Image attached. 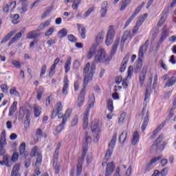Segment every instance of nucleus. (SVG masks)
<instances>
[{
  "label": "nucleus",
  "instance_id": "7ed1b4c3",
  "mask_svg": "<svg viewBox=\"0 0 176 176\" xmlns=\"http://www.w3.org/2000/svg\"><path fill=\"white\" fill-rule=\"evenodd\" d=\"M90 142H91V138L88 136L87 133H86L82 144V155L79 159L78 164H77V176H80V174H82V163L85 162V157H86V153H87V145Z\"/></svg>",
  "mask_w": 176,
  "mask_h": 176
},
{
  "label": "nucleus",
  "instance_id": "6e6552de",
  "mask_svg": "<svg viewBox=\"0 0 176 176\" xmlns=\"http://www.w3.org/2000/svg\"><path fill=\"white\" fill-rule=\"evenodd\" d=\"M162 79L166 81L165 86L166 87H172V86H174V85L176 83V76H170V73L164 74L162 76Z\"/></svg>",
  "mask_w": 176,
  "mask_h": 176
},
{
  "label": "nucleus",
  "instance_id": "f03ea898",
  "mask_svg": "<svg viewBox=\"0 0 176 176\" xmlns=\"http://www.w3.org/2000/svg\"><path fill=\"white\" fill-rule=\"evenodd\" d=\"M95 56V63H102L104 64H109L111 61V56L107 54V52L104 48L97 50V45L94 44L89 48L87 54V59L91 60Z\"/></svg>",
  "mask_w": 176,
  "mask_h": 176
},
{
  "label": "nucleus",
  "instance_id": "3c124183",
  "mask_svg": "<svg viewBox=\"0 0 176 176\" xmlns=\"http://www.w3.org/2000/svg\"><path fill=\"white\" fill-rule=\"evenodd\" d=\"M78 119H79V117L78 116H75L73 118L71 123L72 127H74V126H76V124H78Z\"/></svg>",
  "mask_w": 176,
  "mask_h": 176
},
{
  "label": "nucleus",
  "instance_id": "412c9836",
  "mask_svg": "<svg viewBox=\"0 0 176 176\" xmlns=\"http://www.w3.org/2000/svg\"><path fill=\"white\" fill-rule=\"evenodd\" d=\"M148 19V13H145L143 15H140L137 20L136 25H138L139 27H141L142 25V23L144 21H145Z\"/></svg>",
  "mask_w": 176,
  "mask_h": 176
},
{
  "label": "nucleus",
  "instance_id": "20e7f679",
  "mask_svg": "<svg viewBox=\"0 0 176 176\" xmlns=\"http://www.w3.org/2000/svg\"><path fill=\"white\" fill-rule=\"evenodd\" d=\"M96 98L94 97V94H91L89 100V106L87 109L85 110V112L83 116V127L84 129H87V126H89V116L90 115V109L94 107V101Z\"/></svg>",
  "mask_w": 176,
  "mask_h": 176
},
{
  "label": "nucleus",
  "instance_id": "72a5a7b5",
  "mask_svg": "<svg viewBox=\"0 0 176 176\" xmlns=\"http://www.w3.org/2000/svg\"><path fill=\"white\" fill-rule=\"evenodd\" d=\"M72 115V110L71 109H67L65 114L63 115V119L62 120L63 122H67L68 119H69V117Z\"/></svg>",
  "mask_w": 176,
  "mask_h": 176
},
{
  "label": "nucleus",
  "instance_id": "4c0bfd02",
  "mask_svg": "<svg viewBox=\"0 0 176 176\" xmlns=\"http://www.w3.org/2000/svg\"><path fill=\"white\" fill-rule=\"evenodd\" d=\"M144 5H145V3H142L140 6L135 8V11L132 14L133 17H135V16H137V14H138V13L141 12V10L144 7Z\"/></svg>",
  "mask_w": 176,
  "mask_h": 176
},
{
  "label": "nucleus",
  "instance_id": "79ce46f5",
  "mask_svg": "<svg viewBox=\"0 0 176 176\" xmlns=\"http://www.w3.org/2000/svg\"><path fill=\"white\" fill-rule=\"evenodd\" d=\"M107 108L109 112H113V100L112 99H109L107 101Z\"/></svg>",
  "mask_w": 176,
  "mask_h": 176
},
{
  "label": "nucleus",
  "instance_id": "aec40b11",
  "mask_svg": "<svg viewBox=\"0 0 176 176\" xmlns=\"http://www.w3.org/2000/svg\"><path fill=\"white\" fill-rule=\"evenodd\" d=\"M11 176H21L20 175V164H16L12 168Z\"/></svg>",
  "mask_w": 176,
  "mask_h": 176
},
{
  "label": "nucleus",
  "instance_id": "ea45409f",
  "mask_svg": "<svg viewBox=\"0 0 176 176\" xmlns=\"http://www.w3.org/2000/svg\"><path fill=\"white\" fill-rule=\"evenodd\" d=\"M67 34H68V31L65 28L62 29L58 32V36L59 38H64Z\"/></svg>",
  "mask_w": 176,
  "mask_h": 176
},
{
  "label": "nucleus",
  "instance_id": "49530a36",
  "mask_svg": "<svg viewBox=\"0 0 176 176\" xmlns=\"http://www.w3.org/2000/svg\"><path fill=\"white\" fill-rule=\"evenodd\" d=\"M133 66H129L127 71V76L126 78V79H131V76H133Z\"/></svg>",
  "mask_w": 176,
  "mask_h": 176
},
{
  "label": "nucleus",
  "instance_id": "69168bd1",
  "mask_svg": "<svg viewBox=\"0 0 176 176\" xmlns=\"http://www.w3.org/2000/svg\"><path fill=\"white\" fill-rule=\"evenodd\" d=\"M42 164V155H38L36 161V166H40Z\"/></svg>",
  "mask_w": 176,
  "mask_h": 176
},
{
  "label": "nucleus",
  "instance_id": "a878e982",
  "mask_svg": "<svg viewBox=\"0 0 176 176\" xmlns=\"http://www.w3.org/2000/svg\"><path fill=\"white\" fill-rule=\"evenodd\" d=\"M120 41V38H116L111 52V56H113V54L116 53V50H118V46H119Z\"/></svg>",
  "mask_w": 176,
  "mask_h": 176
},
{
  "label": "nucleus",
  "instance_id": "e433bc0d",
  "mask_svg": "<svg viewBox=\"0 0 176 176\" xmlns=\"http://www.w3.org/2000/svg\"><path fill=\"white\" fill-rule=\"evenodd\" d=\"M43 93H45V89H43L42 87H40L37 89V100H38V101H41L42 98V94H43Z\"/></svg>",
  "mask_w": 176,
  "mask_h": 176
},
{
  "label": "nucleus",
  "instance_id": "c9c22d12",
  "mask_svg": "<svg viewBox=\"0 0 176 176\" xmlns=\"http://www.w3.org/2000/svg\"><path fill=\"white\" fill-rule=\"evenodd\" d=\"M35 38H38V33H36V31H32L28 33V39H35Z\"/></svg>",
  "mask_w": 176,
  "mask_h": 176
},
{
  "label": "nucleus",
  "instance_id": "a18cd8bd",
  "mask_svg": "<svg viewBox=\"0 0 176 176\" xmlns=\"http://www.w3.org/2000/svg\"><path fill=\"white\" fill-rule=\"evenodd\" d=\"M3 162H4L5 166H6V167H12V164L9 163V155H4L3 157Z\"/></svg>",
  "mask_w": 176,
  "mask_h": 176
},
{
  "label": "nucleus",
  "instance_id": "6e6d98bb",
  "mask_svg": "<svg viewBox=\"0 0 176 176\" xmlns=\"http://www.w3.org/2000/svg\"><path fill=\"white\" fill-rule=\"evenodd\" d=\"M74 69H76V71H78L79 69V67H80V62L79 60H75L73 63Z\"/></svg>",
  "mask_w": 176,
  "mask_h": 176
},
{
  "label": "nucleus",
  "instance_id": "2eb2a0df",
  "mask_svg": "<svg viewBox=\"0 0 176 176\" xmlns=\"http://www.w3.org/2000/svg\"><path fill=\"white\" fill-rule=\"evenodd\" d=\"M68 87H69V81L68 80V77L65 76L63 79V87L62 89V93L65 96L68 94Z\"/></svg>",
  "mask_w": 176,
  "mask_h": 176
},
{
  "label": "nucleus",
  "instance_id": "dca6fc26",
  "mask_svg": "<svg viewBox=\"0 0 176 176\" xmlns=\"http://www.w3.org/2000/svg\"><path fill=\"white\" fill-rule=\"evenodd\" d=\"M130 34H131L130 30L126 31L124 33V34L121 38V43H120V45L121 50H123V47H124V42H126V39H129V37L130 36Z\"/></svg>",
  "mask_w": 176,
  "mask_h": 176
},
{
  "label": "nucleus",
  "instance_id": "0e129e2a",
  "mask_svg": "<svg viewBox=\"0 0 176 176\" xmlns=\"http://www.w3.org/2000/svg\"><path fill=\"white\" fill-rule=\"evenodd\" d=\"M125 118H126V113H121L120 117L118 120V122L123 123V122H124Z\"/></svg>",
  "mask_w": 176,
  "mask_h": 176
},
{
  "label": "nucleus",
  "instance_id": "4be33fe9",
  "mask_svg": "<svg viewBox=\"0 0 176 176\" xmlns=\"http://www.w3.org/2000/svg\"><path fill=\"white\" fill-rule=\"evenodd\" d=\"M149 113L148 111L146 112V116L144 118V121L142 125V131L144 133L145 131V129H146V126H148V123H149Z\"/></svg>",
  "mask_w": 176,
  "mask_h": 176
},
{
  "label": "nucleus",
  "instance_id": "864d4df0",
  "mask_svg": "<svg viewBox=\"0 0 176 176\" xmlns=\"http://www.w3.org/2000/svg\"><path fill=\"white\" fill-rule=\"evenodd\" d=\"M93 12H94V8L91 7L87 12H85L84 18L86 19L87 17H89V16H90V14H91Z\"/></svg>",
  "mask_w": 176,
  "mask_h": 176
},
{
  "label": "nucleus",
  "instance_id": "c756f323",
  "mask_svg": "<svg viewBox=\"0 0 176 176\" xmlns=\"http://www.w3.org/2000/svg\"><path fill=\"white\" fill-rule=\"evenodd\" d=\"M131 3V0H122L120 1L121 3V7L120 8V10L121 11H123L126 9V8H127V6H129V5H130V3Z\"/></svg>",
  "mask_w": 176,
  "mask_h": 176
},
{
  "label": "nucleus",
  "instance_id": "393cba45",
  "mask_svg": "<svg viewBox=\"0 0 176 176\" xmlns=\"http://www.w3.org/2000/svg\"><path fill=\"white\" fill-rule=\"evenodd\" d=\"M146 76V69H143L140 73V76L139 78V82L141 87H142V85H144V82L145 80V76Z\"/></svg>",
  "mask_w": 176,
  "mask_h": 176
},
{
  "label": "nucleus",
  "instance_id": "6ab92c4d",
  "mask_svg": "<svg viewBox=\"0 0 176 176\" xmlns=\"http://www.w3.org/2000/svg\"><path fill=\"white\" fill-rule=\"evenodd\" d=\"M129 58H130V55L127 54L124 56L122 62L121 67L120 68V72H124V71L126 70V67H127V63H129Z\"/></svg>",
  "mask_w": 176,
  "mask_h": 176
},
{
  "label": "nucleus",
  "instance_id": "c03bdc74",
  "mask_svg": "<svg viewBox=\"0 0 176 176\" xmlns=\"http://www.w3.org/2000/svg\"><path fill=\"white\" fill-rule=\"evenodd\" d=\"M10 18L12 19V23L13 24H17V20L20 19V15H19L18 14H11Z\"/></svg>",
  "mask_w": 176,
  "mask_h": 176
},
{
  "label": "nucleus",
  "instance_id": "b1692460",
  "mask_svg": "<svg viewBox=\"0 0 176 176\" xmlns=\"http://www.w3.org/2000/svg\"><path fill=\"white\" fill-rule=\"evenodd\" d=\"M138 141H140V133L138 131H135L133 133L131 144L132 145H137L138 144Z\"/></svg>",
  "mask_w": 176,
  "mask_h": 176
},
{
  "label": "nucleus",
  "instance_id": "5701e85b",
  "mask_svg": "<svg viewBox=\"0 0 176 176\" xmlns=\"http://www.w3.org/2000/svg\"><path fill=\"white\" fill-rule=\"evenodd\" d=\"M17 101H14L13 103L12 104L10 110H9V113L8 116H13V113L17 111Z\"/></svg>",
  "mask_w": 176,
  "mask_h": 176
},
{
  "label": "nucleus",
  "instance_id": "9d476101",
  "mask_svg": "<svg viewBox=\"0 0 176 176\" xmlns=\"http://www.w3.org/2000/svg\"><path fill=\"white\" fill-rule=\"evenodd\" d=\"M148 40L145 42L144 45H142L139 49L138 52V60L139 61H142V58H144V55L146 52V49H148Z\"/></svg>",
  "mask_w": 176,
  "mask_h": 176
},
{
  "label": "nucleus",
  "instance_id": "bb28decb",
  "mask_svg": "<svg viewBox=\"0 0 176 176\" xmlns=\"http://www.w3.org/2000/svg\"><path fill=\"white\" fill-rule=\"evenodd\" d=\"M16 30H12L11 32H10L1 41V43H5V42H8V41H9V39H10L12 38V36L13 35H14V34H16Z\"/></svg>",
  "mask_w": 176,
  "mask_h": 176
},
{
  "label": "nucleus",
  "instance_id": "de8ad7c7",
  "mask_svg": "<svg viewBox=\"0 0 176 176\" xmlns=\"http://www.w3.org/2000/svg\"><path fill=\"white\" fill-rule=\"evenodd\" d=\"M50 23H52L51 20H47L45 23H41L39 25V28L43 30L44 28H46V27H49V25H50Z\"/></svg>",
  "mask_w": 176,
  "mask_h": 176
},
{
  "label": "nucleus",
  "instance_id": "39448f33",
  "mask_svg": "<svg viewBox=\"0 0 176 176\" xmlns=\"http://www.w3.org/2000/svg\"><path fill=\"white\" fill-rule=\"evenodd\" d=\"M60 148H61V143H58L57 144L53 157L52 166L54 169L55 170V174H58V173H60V165H58V164L57 163V162H58Z\"/></svg>",
  "mask_w": 176,
  "mask_h": 176
},
{
  "label": "nucleus",
  "instance_id": "37998d69",
  "mask_svg": "<svg viewBox=\"0 0 176 176\" xmlns=\"http://www.w3.org/2000/svg\"><path fill=\"white\" fill-rule=\"evenodd\" d=\"M160 67L164 69V71H168V67H167V65L166 64V62H164V60L160 59L159 60Z\"/></svg>",
  "mask_w": 176,
  "mask_h": 176
},
{
  "label": "nucleus",
  "instance_id": "8fccbe9b",
  "mask_svg": "<svg viewBox=\"0 0 176 176\" xmlns=\"http://www.w3.org/2000/svg\"><path fill=\"white\" fill-rule=\"evenodd\" d=\"M55 111L58 112H61V111H63V104L61 103V102H58V103H56V104L55 105Z\"/></svg>",
  "mask_w": 176,
  "mask_h": 176
},
{
  "label": "nucleus",
  "instance_id": "1a4fd4ad",
  "mask_svg": "<svg viewBox=\"0 0 176 176\" xmlns=\"http://www.w3.org/2000/svg\"><path fill=\"white\" fill-rule=\"evenodd\" d=\"M115 34L116 31L115 28H113V26H109L105 40V43L107 46L112 45V42H113V38H115Z\"/></svg>",
  "mask_w": 176,
  "mask_h": 176
},
{
  "label": "nucleus",
  "instance_id": "423d86ee",
  "mask_svg": "<svg viewBox=\"0 0 176 176\" xmlns=\"http://www.w3.org/2000/svg\"><path fill=\"white\" fill-rule=\"evenodd\" d=\"M118 138V134L114 133L113 135L112 139L110 141V143L109 144V150L107 151L106 154L104 155V160L107 162V160H109V158L111 156H112V153L113 152V148H115V146L116 145V140Z\"/></svg>",
  "mask_w": 176,
  "mask_h": 176
},
{
  "label": "nucleus",
  "instance_id": "bf43d9fd",
  "mask_svg": "<svg viewBox=\"0 0 176 176\" xmlns=\"http://www.w3.org/2000/svg\"><path fill=\"white\" fill-rule=\"evenodd\" d=\"M46 69H47V67L46 66V65H43V67H41V72L40 73V78H42V76H43V75L46 74Z\"/></svg>",
  "mask_w": 176,
  "mask_h": 176
},
{
  "label": "nucleus",
  "instance_id": "4468645a",
  "mask_svg": "<svg viewBox=\"0 0 176 176\" xmlns=\"http://www.w3.org/2000/svg\"><path fill=\"white\" fill-rule=\"evenodd\" d=\"M100 13L101 17L107 16V13H108V2L107 1L102 2Z\"/></svg>",
  "mask_w": 176,
  "mask_h": 176
},
{
  "label": "nucleus",
  "instance_id": "338daca9",
  "mask_svg": "<svg viewBox=\"0 0 176 176\" xmlns=\"http://www.w3.org/2000/svg\"><path fill=\"white\" fill-rule=\"evenodd\" d=\"M69 42H73L75 43L76 42V37H75V36H74V34H70L67 36Z\"/></svg>",
  "mask_w": 176,
  "mask_h": 176
},
{
  "label": "nucleus",
  "instance_id": "cd10ccee",
  "mask_svg": "<svg viewBox=\"0 0 176 176\" xmlns=\"http://www.w3.org/2000/svg\"><path fill=\"white\" fill-rule=\"evenodd\" d=\"M105 36V32H101L97 36L96 38V41L97 45H100L104 41V37Z\"/></svg>",
  "mask_w": 176,
  "mask_h": 176
},
{
  "label": "nucleus",
  "instance_id": "5fc2aeb1",
  "mask_svg": "<svg viewBox=\"0 0 176 176\" xmlns=\"http://www.w3.org/2000/svg\"><path fill=\"white\" fill-rule=\"evenodd\" d=\"M162 141H163V135H160L155 141V144H154L153 145V148L155 146H157V145H159V144H160V142H162Z\"/></svg>",
  "mask_w": 176,
  "mask_h": 176
},
{
  "label": "nucleus",
  "instance_id": "2f4dec72",
  "mask_svg": "<svg viewBox=\"0 0 176 176\" xmlns=\"http://www.w3.org/2000/svg\"><path fill=\"white\" fill-rule=\"evenodd\" d=\"M65 121H63L60 124H59L56 128V134H60V133H61V131H63V130H64L65 127Z\"/></svg>",
  "mask_w": 176,
  "mask_h": 176
},
{
  "label": "nucleus",
  "instance_id": "473e14b6",
  "mask_svg": "<svg viewBox=\"0 0 176 176\" xmlns=\"http://www.w3.org/2000/svg\"><path fill=\"white\" fill-rule=\"evenodd\" d=\"M19 154L21 156H25V142H22L19 146Z\"/></svg>",
  "mask_w": 176,
  "mask_h": 176
},
{
  "label": "nucleus",
  "instance_id": "a19ab883",
  "mask_svg": "<svg viewBox=\"0 0 176 176\" xmlns=\"http://www.w3.org/2000/svg\"><path fill=\"white\" fill-rule=\"evenodd\" d=\"M127 138V131H124L120 136V142L121 144H124V141H126V138Z\"/></svg>",
  "mask_w": 176,
  "mask_h": 176
},
{
  "label": "nucleus",
  "instance_id": "f704fd0d",
  "mask_svg": "<svg viewBox=\"0 0 176 176\" xmlns=\"http://www.w3.org/2000/svg\"><path fill=\"white\" fill-rule=\"evenodd\" d=\"M10 94L14 96V97H20V93L17 91V88L15 87H12L10 89Z\"/></svg>",
  "mask_w": 176,
  "mask_h": 176
},
{
  "label": "nucleus",
  "instance_id": "680f3d73",
  "mask_svg": "<svg viewBox=\"0 0 176 176\" xmlns=\"http://www.w3.org/2000/svg\"><path fill=\"white\" fill-rule=\"evenodd\" d=\"M54 32V28H50L45 32V36H50Z\"/></svg>",
  "mask_w": 176,
  "mask_h": 176
},
{
  "label": "nucleus",
  "instance_id": "774afa93",
  "mask_svg": "<svg viewBox=\"0 0 176 176\" xmlns=\"http://www.w3.org/2000/svg\"><path fill=\"white\" fill-rule=\"evenodd\" d=\"M167 173H168V168H165L161 170L160 174L162 176H166Z\"/></svg>",
  "mask_w": 176,
  "mask_h": 176
},
{
  "label": "nucleus",
  "instance_id": "09e8293b",
  "mask_svg": "<svg viewBox=\"0 0 176 176\" xmlns=\"http://www.w3.org/2000/svg\"><path fill=\"white\" fill-rule=\"evenodd\" d=\"M36 155H38V146H34L32 149V151L30 153V156L32 157H35V156H36Z\"/></svg>",
  "mask_w": 176,
  "mask_h": 176
},
{
  "label": "nucleus",
  "instance_id": "58836bf2",
  "mask_svg": "<svg viewBox=\"0 0 176 176\" xmlns=\"http://www.w3.org/2000/svg\"><path fill=\"white\" fill-rule=\"evenodd\" d=\"M166 124V122H164L162 123V124L160 125V126H158L153 132V136L151 138H153V137H155V135H156L157 134V133H159L160 131V130H162V129H163V127H164V125Z\"/></svg>",
  "mask_w": 176,
  "mask_h": 176
},
{
  "label": "nucleus",
  "instance_id": "0eeeda50",
  "mask_svg": "<svg viewBox=\"0 0 176 176\" xmlns=\"http://www.w3.org/2000/svg\"><path fill=\"white\" fill-rule=\"evenodd\" d=\"M8 145L6 142V133L5 131L1 132L0 138V156H5L6 154V149L5 147Z\"/></svg>",
  "mask_w": 176,
  "mask_h": 176
},
{
  "label": "nucleus",
  "instance_id": "a211bd4d",
  "mask_svg": "<svg viewBox=\"0 0 176 176\" xmlns=\"http://www.w3.org/2000/svg\"><path fill=\"white\" fill-rule=\"evenodd\" d=\"M72 64V57H67V60L65 62V72L68 74L71 69V65Z\"/></svg>",
  "mask_w": 176,
  "mask_h": 176
},
{
  "label": "nucleus",
  "instance_id": "603ef678",
  "mask_svg": "<svg viewBox=\"0 0 176 176\" xmlns=\"http://www.w3.org/2000/svg\"><path fill=\"white\" fill-rule=\"evenodd\" d=\"M149 97H151V93L149 92V90H148V89H146V92L144 94V102H149Z\"/></svg>",
  "mask_w": 176,
  "mask_h": 176
},
{
  "label": "nucleus",
  "instance_id": "ddd939ff",
  "mask_svg": "<svg viewBox=\"0 0 176 176\" xmlns=\"http://www.w3.org/2000/svg\"><path fill=\"white\" fill-rule=\"evenodd\" d=\"M114 170H115V164H113V162L107 164L104 176L112 175V173H113Z\"/></svg>",
  "mask_w": 176,
  "mask_h": 176
},
{
  "label": "nucleus",
  "instance_id": "f3484780",
  "mask_svg": "<svg viewBox=\"0 0 176 176\" xmlns=\"http://www.w3.org/2000/svg\"><path fill=\"white\" fill-rule=\"evenodd\" d=\"M77 30L82 39L86 38V28L83 27V25L77 23Z\"/></svg>",
  "mask_w": 176,
  "mask_h": 176
},
{
  "label": "nucleus",
  "instance_id": "e2e57ef3",
  "mask_svg": "<svg viewBox=\"0 0 176 176\" xmlns=\"http://www.w3.org/2000/svg\"><path fill=\"white\" fill-rule=\"evenodd\" d=\"M0 87L3 93H8V90H9V87H8V85L3 84V85H1Z\"/></svg>",
  "mask_w": 176,
  "mask_h": 176
},
{
  "label": "nucleus",
  "instance_id": "7c9ffc66",
  "mask_svg": "<svg viewBox=\"0 0 176 176\" xmlns=\"http://www.w3.org/2000/svg\"><path fill=\"white\" fill-rule=\"evenodd\" d=\"M166 38H167V30H166L165 28H163L162 33L161 34V38H160V41L158 42V45L160 46V45L162 44V42H163V41H165Z\"/></svg>",
  "mask_w": 176,
  "mask_h": 176
},
{
  "label": "nucleus",
  "instance_id": "9b49d317",
  "mask_svg": "<svg viewBox=\"0 0 176 176\" xmlns=\"http://www.w3.org/2000/svg\"><path fill=\"white\" fill-rule=\"evenodd\" d=\"M168 16V9H164L163 12L161 13V18L160 19L157 26L162 27L163 24H164L166 20H167V16Z\"/></svg>",
  "mask_w": 176,
  "mask_h": 176
},
{
  "label": "nucleus",
  "instance_id": "f257e3e1",
  "mask_svg": "<svg viewBox=\"0 0 176 176\" xmlns=\"http://www.w3.org/2000/svg\"><path fill=\"white\" fill-rule=\"evenodd\" d=\"M94 72H96V63H93L90 65V63H87L82 70L84 76L83 80V88L82 89L80 94L78 96L77 101L78 107H82L85 102V95L86 94V88L89 82H91L93 76H94Z\"/></svg>",
  "mask_w": 176,
  "mask_h": 176
},
{
  "label": "nucleus",
  "instance_id": "c85d7f7f",
  "mask_svg": "<svg viewBox=\"0 0 176 176\" xmlns=\"http://www.w3.org/2000/svg\"><path fill=\"white\" fill-rule=\"evenodd\" d=\"M33 109H34V116H36V118H39V116H41L42 108L38 106V104H34L33 106Z\"/></svg>",
  "mask_w": 176,
  "mask_h": 176
},
{
  "label": "nucleus",
  "instance_id": "13d9d810",
  "mask_svg": "<svg viewBox=\"0 0 176 176\" xmlns=\"http://www.w3.org/2000/svg\"><path fill=\"white\" fill-rule=\"evenodd\" d=\"M12 160L14 163H16V162H17V160H19V153L15 152L13 153V155L12 156Z\"/></svg>",
  "mask_w": 176,
  "mask_h": 176
},
{
  "label": "nucleus",
  "instance_id": "f8f14e48",
  "mask_svg": "<svg viewBox=\"0 0 176 176\" xmlns=\"http://www.w3.org/2000/svg\"><path fill=\"white\" fill-rule=\"evenodd\" d=\"M101 129H102V126L101 124H98V121L97 120L92 122L91 130L93 131V133H100Z\"/></svg>",
  "mask_w": 176,
  "mask_h": 176
},
{
  "label": "nucleus",
  "instance_id": "052dcab7",
  "mask_svg": "<svg viewBox=\"0 0 176 176\" xmlns=\"http://www.w3.org/2000/svg\"><path fill=\"white\" fill-rule=\"evenodd\" d=\"M22 35L23 34L21 32L17 33L12 39L13 41L17 42V41L21 38Z\"/></svg>",
  "mask_w": 176,
  "mask_h": 176
},
{
  "label": "nucleus",
  "instance_id": "4d7b16f0",
  "mask_svg": "<svg viewBox=\"0 0 176 176\" xmlns=\"http://www.w3.org/2000/svg\"><path fill=\"white\" fill-rule=\"evenodd\" d=\"M79 3H80V2L79 1V0H74L73 1V4L72 6V8L73 9L77 10L78 8H79Z\"/></svg>",
  "mask_w": 176,
  "mask_h": 176
}]
</instances>
